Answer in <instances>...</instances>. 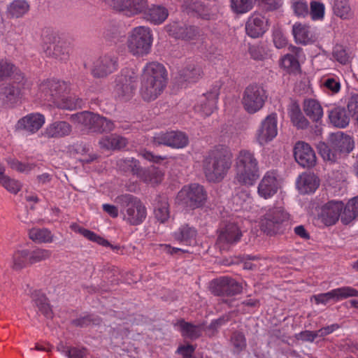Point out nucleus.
I'll use <instances>...</instances> for the list:
<instances>
[{
	"mask_svg": "<svg viewBox=\"0 0 358 358\" xmlns=\"http://www.w3.org/2000/svg\"><path fill=\"white\" fill-rule=\"evenodd\" d=\"M233 154L229 148L218 145L208 151L202 166L206 180L211 182H220L227 175L232 165Z\"/></svg>",
	"mask_w": 358,
	"mask_h": 358,
	"instance_id": "obj_1",
	"label": "nucleus"
},
{
	"mask_svg": "<svg viewBox=\"0 0 358 358\" xmlns=\"http://www.w3.org/2000/svg\"><path fill=\"white\" fill-rule=\"evenodd\" d=\"M234 180L238 185L252 186L259 178L258 161L249 150H242L236 159Z\"/></svg>",
	"mask_w": 358,
	"mask_h": 358,
	"instance_id": "obj_2",
	"label": "nucleus"
},
{
	"mask_svg": "<svg viewBox=\"0 0 358 358\" xmlns=\"http://www.w3.org/2000/svg\"><path fill=\"white\" fill-rule=\"evenodd\" d=\"M123 219L132 226L141 224L146 218L147 210L142 201L134 195L126 194L117 197Z\"/></svg>",
	"mask_w": 358,
	"mask_h": 358,
	"instance_id": "obj_3",
	"label": "nucleus"
},
{
	"mask_svg": "<svg viewBox=\"0 0 358 358\" xmlns=\"http://www.w3.org/2000/svg\"><path fill=\"white\" fill-rule=\"evenodd\" d=\"M43 49L46 56L61 62H66L69 57L70 47L68 43L60 38L50 29L42 32Z\"/></svg>",
	"mask_w": 358,
	"mask_h": 358,
	"instance_id": "obj_4",
	"label": "nucleus"
},
{
	"mask_svg": "<svg viewBox=\"0 0 358 358\" xmlns=\"http://www.w3.org/2000/svg\"><path fill=\"white\" fill-rule=\"evenodd\" d=\"M71 119L74 123L84 127L92 132H110L115 128L112 120L89 111L73 114Z\"/></svg>",
	"mask_w": 358,
	"mask_h": 358,
	"instance_id": "obj_5",
	"label": "nucleus"
},
{
	"mask_svg": "<svg viewBox=\"0 0 358 358\" xmlns=\"http://www.w3.org/2000/svg\"><path fill=\"white\" fill-rule=\"evenodd\" d=\"M152 43L151 31L148 27L134 28L127 40L129 51L134 55L143 56L149 53Z\"/></svg>",
	"mask_w": 358,
	"mask_h": 358,
	"instance_id": "obj_6",
	"label": "nucleus"
},
{
	"mask_svg": "<svg viewBox=\"0 0 358 358\" xmlns=\"http://www.w3.org/2000/svg\"><path fill=\"white\" fill-rule=\"evenodd\" d=\"M217 233L216 245L221 251L229 250L231 246L239 242L243 236L240 227L232 221L222 222Z\"/></svg>",
	"mask_w": 358,
	"mask_h": 358,
	"instance_id": "obj_7",
	"label": "nucleus"
},
{
	"mask_svg": "<svg viewBox=\"0 0 358 358\" xmlns=\"http://www.w3.org/2000/svg\"><path fill=\"white\" fill-rule=\"evenodd\" d=\"M266 99V92L263 87L251 84L243 92L242 104L245 111L254 114L263 108Z\"/></svg>",
	"mask_w": 358,
	"mask_h": 358,
	"instance_id": "obj_8",
	"label": "nucleus"
},
{
	"mask_svg": "<svg viewBox=\"0 0 358 358\" xmlns=\"http://www.w3.org/2000/svg\"><path fill=\"white\" fill-rule=\"evenodd\" d=\"M137 75L129 69H123L115 78L114 92L121 101L130 100L135 94Z\"/></svg>",
	"mask_w": 358,
	"mask_h": 358,
	"instance_id": "obj_9",
	"label": "nucleus"
},
{
	"mask_svg": "<svg viewBox=\"0 0 358 358\" xmlns=\"http://www.w3.org/2000/svg\"><path fill=\"white\" fill-rule=\"evenodd\" d=\"M177 199L185 206L195 209L205 204L207 193L202 185L193 183L183 187L178 193Z\"/></svg>",
	"mask_w": 358,
	"mask_h": 358,
	"instance_id": "obj_10",
	"label": "nucleus"
},
{
	"mask_svg": "<svg viewBox=\"0 0 358 358\" xmlns=\"http://www.w3.org/2000/svg\"><path fill=\"white\" fill-rule=\"evenodd\" d=\"M289 220V214L282 207L269 208L261 220V229L268 235L282 231V223Z\"/></svg>",
	"mask_w": 358,
	"mask_h": 358,
	"instance_id": "obj_11",
	"label": "nucleus"
},
{
	"mask_svg": "<svg viewBox=\"0 0 358 358\" xmlns=\"http://www.w3.org/2000/svg\"><path fill=\"white\" fill-rule=\"evenodd\" d=\"M164 29L170 36L185 41L196 40L200 36L199 27L180 22H172L166 25Z\"/></svg>",
	"mask_w": 358,
	"mask_h": 358,
	"instance_id": "obj_12",
	"label": "nucleus"
},
{
	"mask_svg": "<svg viewBox=\"0 0 358 358\" xmlns=\"http://www.w3.org/2000/svg\"><path fill=\"white\" fill-rule=\"evenodd\" d=\"M26 83L23 80L19 83L14 80V83H4L0 85V104L6 107H13L22 98V89Z\"/></svg>",
	"mask_w": 358,
	"mask_h": 358,
	"instance_id": "obj_13",
	"label": "nucleus"
},
{
	"mask_svg": "<svg viewBox=\"0 0 358 358\" xmlns=\"http://www.w3.org/2000/svg\"><path fill=\"white\" fill-rule=\"evenodd\" d=\"M243 287L236 280L224 276L211 282V292L214 295L233 296L241 293Z\"/></svg>",
	"mask_w": 358,
	"mask_h": 358,
	"instance_id": "obj_14",
	"label": "nucleus"
},
{
	"mask_svg": "<svg viewBox=\"0 0 358 358\" xmlns=\"http://www.w3.org/2000/svg\"><path fill=\"white\" fill-rule=\"evenodd\" d=\"M66 90L64 82L47 80L40 85L41 97L44 100L57 104L63 96Z\"/></svg>",
	"mask_w": 358,
	"mask_h": 358,
	"instance_id": "obj_15",
	"label": "nucleus"
},
{
	"mask_svg": "<svg viewBox=\"0 0 358 358\" xmlns=\"http://www.w3.org/2000/svg\"><path fill=\"white\" fill-rule=\"evenodd\" d=\"M343 207L342 201H329L318 210V220L326 226L333 225L341 217Z\"/></svg>",
	"mask_w": 358,
	"mask_h": 358,
	"instance_id": "obj_16",
	"label": "nucleus"
},
{
	"mask_svg": "<svg viewBox=\"0 0 358 358\" xmlns=\"http://www.w3.org/2000/svg\"><path fill=\"white\" fill-rule=\"evenodd\" d=\"M117 66L118 62L116 57L105 55L94 62L91 73L96 78H106L116 71Z\"/></svg>",
	"mask_w": 358,
	"mask_h": 358,
	"instance_id": "obj_17",
	"label": "nucleus"
},
{
	"mask_svg": "<svg viewBox=\"0 0 358 358\" xmlns=\"http://www.w3.org/2000/svg\"><path fill=\"white\" fill-rule=\"evenodd\" d=\"M115 10L124 13L127 16L144 13L148 7L147 0H106Z\"/></svg>",
	"mask_w": 358,
	"mask_h": 358,
	"instance_id": "obj_18",
	"label": "nucleus"
},
{
	"mask_svg": "<svg viewBox=\"0 0 358 358\" xmlns=\"http://www.w3.org/2000/svg\"><path fill=\"white\" fill-rule=\"evenodd\" d=\"M153 142L156 145H164L173 148H183L188 145L189 139L183 132L171 131L157 134L153 138Z\"/></svg>",
	"mask_w": 358,
	"mask_h": 358,
	"instance_id": "obj_19",
	"label": "nucleus"
},
{
	"mask_svg": "<svg viewBox=\"0 0 358 358\" xmlns=\"http://www.w3.org/2000/svg\"><path fill=\"white\" fill-rule=\"evenodd\" d=\"M278 134L277 115L275 113L267 115L257 131V139L261 145L272 141Z\"/></svg>",
	"mask_w": 358,
	"mask_h": 358,
	"instance_id": "obj_20",
	"label": "nucleus"
},
{
	"mask_svg": "<svg viewBox=\"0 0 358 358\" xmlns=\"http://www.w3.org/2000/svg\"><path fill=\"white\" fill-rule=\"evenodd\" d=\"M269 22L259 14L254 13L250 16L245 23L246 34L251 38L262 36L268 29Z\"/></svg>",
	"mask_w": 358,
	"mask_h": 358,
	"instance_id": "obj_21",
	"label": "nucleus"
},
{
	"mask_svg": "<svg viewBox=\"0 0 358 358\" xmlns=\"http://www.w3.org/2000/svg\"><path fill=\"white\" fill-rule=\"evenodd\" d=\"M166 85L162 83L156 82L155 80L148 79L141 76V85L140 94L142 99L145 101L155 100L164 91Z\"/></svg>",
	"mask_w": 358,
	"mask_h": 358,
	"instance_id": "obj_22",
	"label": "nucleus"
},
{
	"mask_svg": "<svg viewBox=\"0 0 358 358\" xmlns=\"http://www.w3.org/2000/svg\"><path fill=\"white\" fill-rule=\"evenodd\" d=\"M293 154L296 162L301 166L307 169L313 166V151L309 144L298 141L294 147Z\"/></svg>",
	"mask_w": 358,
	"mask_h": 358,
	"instance_id": "obj_23",
	"label": "nucleus"
},
{
	"mask_svg": "<svg viewBox=\"0 0 358 358\" xmlns=\"http://www.w3.org/2000/svg\"><path fill=\"white\" fill-rule=\"evenodd\" d=\"M358 296V290L351 287H342L332 289L331 291L315 295V301L317 303L326 304L329 300L339 301L348 297Z\"/></svg>",
	"mask_w": 358,
	"mask_h": 358,
	"instance_id": "obj_24",
	"label": "nucleus"
},
{
	"mask_svg": "<svg viewBox=\"0 0 358 358\" xmlns=\"http://www.w3.org/2000/svg\"><path fill=\"white\" fill-rule=\"evenodd\" d=\"M329 141L335 152H339L340 153L348 155L355 148V142L352 138L342 131L331 134Z\"/></svg>",
	"mask_w": 358,
	"mask_h": 358,
	"instance_id": "obj_25",
	"label": "nucleus"
},
{
	"mask_svg": "<svg viewBox=\"0 0 358 358\" xmlns=\"http://www.w3.org/2000/svg\"><path fill=\"white\" fill-rule=\"evenodd\" d=\"M44 122L43 115L38 113H31L19 120L16 128L35 133L41 128Z\"/></svg>",
	"mask_w": 358,
	"mask_h": 358,
	"instance_id": "obj_26",
	"label": "nucleus"
},
{
	"mask_svg": "<svg viewBox=\"0 0 358 358\" xmlns=\"http://www.w3.org/2000/svg\"><path fill=\"white\" fill-rule=\"evenodd\" d=\"M142 77L155 80L156 82L167 83V72L165 67L158 62H150L143 69Z\"/></svg>",
	"mask_w": 358,
	"mask_h": 358,
	"instance_id": "obj_27",
	"label": "nucleus"
},
{
	"mask_svg": "<svg viewBox=\"0 0 358 358\" xmlns=\"http://www.w3.org/2000/svg\"><path fill=\"white\" fill-rule=\"evenodd\" d=\"M24 74L11 62L7 59L0 58V82L12 78L20 83L23 80Z\"/></svg>",
	"mask_w": 358,
	"mask_h": 358,
	"instance_id": "obj_28",
	"label": "nucleus"
},
{
	"mask_svg": "<svg viewBox=\"0 0 358 358\" xmlns=\"http://www.w3.org/2000/svg\"><path fill=\"white\" fill-rule=\"evenodd\" d=\"M182 11L188 15L196 14L204 20H210V9L199 0H185L182 5Z\"/></svg>",
	"mask_w": 358,
	"mask_h": 358,
	"instance_id": "obj_29",
	"label": "nucleus"
},
{
	"mask_svg": "<svg viewBox=\"0 0 358 358\" xmlns=\"http://www.w3.org/2000/svg\"><path fill=\"white\" fill-rule=\"evenodd\" d=\"M33 305L47 318H52L53 312L46 295L41 290H34L31 294Z\"/></svg>",
	"mask_w": 358,
	"mask_h": 358,
	"instance_id": "obj_30",
	"label": "nucleus"
},
{
	"mask_svg": "<svg viewBox=\"0 0 358 358\" xmlns=\"http://www.w3.org/2000/svg\"><path fill=\"white\" fill-rule=\"evenodd\" d=\"M203 75L202 69L195 64H188L178 71L177 77L179 83H196Z\"/></svg>",
	"mask_w": 358,
	"mask_h": 358,
	"instance_id": "obj_31",
	"label": "nucleus"
},
{
	"mask_svg": "<svg viewBox=\"0 0 358 358\" xmlns=\"http://www.w3.org/2000/svg\"><path fill=\"white\" fill-rule=\"evenodd\" d=\"M154 214L155 218L161 223L166 222L169 217V204L165 194H158L154 200Z\"/></svg>",
	"mask_w": 358,
	"mask_h": 358,
	"instance_id": "obj_32",
	"label": "nucleus"
},
{
	"mask_svg": "<svg viewBox=\"0 0 358 358\" xmlns=\"http://www.w3.org/2000/svg\"><path fill=\"white\" fill-rule=\"evenodd\" d=\"M219 90L215 88L213 91L208 92L203 94L199 99V110L201 111L204 115L209 116L211 115L216 108L217 100L219 95Z\"/></svg>",
	"mask_w": 358,
	"mask_h": 358,
	"instance_id": "obj_33",
	"label": "nucleus"
},
{
	"mask_svg": "<svg viewBox=\"0 0 358 358\" xmlns=\"http://www.w3.org/2000/svg\"><path fill=\"white\" fill-rule=\"evenodd\" d=\"M278 189V184L275 176L266 174L264 176L258 186V193L264 199L274 195Z\"/></svg>",
	"mask_w": 358,
	"mask_h": 358,
	"instance_id": "obj_34",
	"label": "nucleus"
},
{
	"mask_svg": "<svg viewBox=\"0 0 358 358\" xmlns=\"http://www.w3.org/2000/svg\"><path fill=\"white\" fill-rule=\"evenodd\" d=\"M330 122L336 127L345 128L350 122V115L344 107H336L329 113Z\"/></svg>",
	"mask_w": 358,
	"mask_h": 358,
	"instance_id": "obj_35",
	"label": "nucleus"
},
{
	"mask_svg": "<svg viewBox=\"0 0 358 358\" xmlns=\"http://www.w3.org/2000/svg\"><path fill=\"white\" fill-rule=\"evenodd\" d=\"M71 132V126L65 121H57L51 124L45 130V134L48 138H62Z\"/></svg>",
	"mask_w": 358,
	"mask_h": 358,
	"instance_id": "obj_36",
	"label": "nucleus"
},
{
	"mask_svg": "<svg viewBox=\"0 0 358 358\" xmlns=\"http://www.w3.org/2000/svg\"><path fill=\"white\" fill-rule=\"evenodd\" d=\"M144 13L148 20L156 24L162 23L169 15L168 10L165 7L159 5L148 6Z\"/></svg>",
	"mask_w": 358,
	"mask_h": 358,
	"instance_id": "obj_37",
	"label": "nucleus"
},
{
	"mask_svg": "<svg viewBox=\"0 0 358 358\" xmlns=\"http://www.w3.org/2000/svg\"><path fill=\"white\" fill-rule=\"evenodd\" d=\"M289 115L293 125L297 129H304L309 125L308 120L303 116L298 103L294 102L289 109Z\"/></svg>",
	"mask_w": 358,
	"mask_h": 358,
	"instance_id": "obj_38",
	"label": "nucleus"
},
{
	"mask_svg": "<svg viewBox=\"0 0 358 358\" xmlns=\"http://www.w3.org/2000/svg\"><path fill=\"white\" fill-rule=\"evenodd\" d=\"M127 143L126 138L115 134L105 136L99 141L101 147L107 150H120L124 148Z\"/></svg>",
	"mask_w": 358,
	"mask_h": 358,
	"instance_id": "obj_39",
	"label": "nucleus"
},
{
	"mask_svg": "<svg viewBox=\"0 0 358 358\" xmlns=\"http://www.w3.org/2000/svg\"><path fill=\"white\" fill-rule=\"evenodd\" d=\"M117 164L121 171L137 176L138 178L143 169L139 161L133 157L121 159L118 160Z\"/></svg>",
	"mask_w": 358,
	"mask_h": 358,
	"instance_id": "obj_40",
	"label": "nucleus"
},
{
	"mask_svg": "<svg viewBox=\"0 0 358 358\" xmlns=\"http://www.w3.org/2000/svg\"><path fill=\"white\" fill-rule=\"evenodd\" d=\"M358 216V196L350 199L345 207L341 215V222L348 224Z\"/></svg>",
	"mask_w": 358,
	"mask_h": 358,
	"instance_id": "obj_41",
	"label": "nucleus"
},
{
	"mask_svg": "<svg viewBox=\"0 0 358 358\" xmlns=\"http://www.w3.org/2000/svg\"><path fill=\"white\" fill-rule=\"evenodd\" d=\"M182 336L191 340H196L201 336V326L194 325L183 320L178 322Z\"/></svg>",
	"mask_w": 358,
	"mask_h": 358,
	"instance_id": "obj_42",
	"label": "nucleus"
},
{
	"mask_svg": "<svg viewBox=\"0 0 358 358\" xmlns=\"http://www.w3.org/2000/svg\"><path fill=\"white\" fill-rule=\"evenodd\" d=\"M309 29V26L302 24L301 23H295L293 25L292 34L296 43L307 44L311 42L312 35Z\"/></svg>",
	"mask_w": 358,
	"mask_h": 358,
	"instance_id": "obj_43",
	"label": "nucleus"
},
{
	"mask_svg": "<svg viewBox=\"0 0 358 358\" xmlns=\"http://www.w3.org/2000/svg\"><path fill=\"white\" fill-rule=\"evenodd\" d=\"M333 11L336 16L343 20H349L354 16L348 0H335Z\"/></svg>",
	"mask_w": 358,
	"mask_h": 358,
	"instance_id": "obj_44",
	"label": "nucleus"
},
{
	"mask_svg": "<svg viewBox=\"0 0 358 358\" xmlns=\"http://www.w3.org/2000/svg\"><path fill=\"white\" fill-rule=\"evenodd\" d=\"M70 227L74 232L83 235L85 238L92 242H95L101 245H110V243L106 239L89 229L80 227L76 223L72 224Z\"/></svg>",
	"mask_w": 358,
	"mask_h": 358,
	"instance_id": "obj_45",
	"label": "nucleus"
},
{
	"mask_svg": "<svg viewBox=\"0 0 358 358\" xmlns=\"http://www.w3.org/2000/svg\"><path fill=\"white\" fill-rule=\"evenodd\" d=\"M197 234L196 230L188 224L182 226L178 231L175 233L174 237L176 240L184 242L187 245H191V242L194 241Z\"/></svg>",
	"mask_w": 358,
	"mask_h": 358,
	"instance_id": "obj_46",
	"label": "nucleus"
},
{
	"mask_svg": "<svg viewBox=\"0 0 358 358\" xmlns=\"http://www.w3.org/2000/svg\"><path fill=\"white\" fill-rule=\"evenodd\" d=\"M29 237L36 243H51L53 236L50 230L45 228H33L29 231Z\"/></svg>",
	"mask_w": 358,
	"mask_h": 358,
	"instance_id": "obj_47",
	"label": "nucleus"
},
{
	"mask_svg": "<svg viewBox=\"0 0 358 358\" xmlns=\"http://www.w3.org/2000/svg\"><path fill=\"white\" fill-rule=\"evenodd\" d=\"M296 185L302 194H310L313 192V174L303 173L297 180Z\"/></svg>",
	"mask_w": 358,
	"mask_h": 358,
	"instance_id": "obj_48",
	"label": "nucleus"
},
{
	"mask_svg": "<svg viewBox=\"0 0 358 358\" xmlns=\"http://www.w3.org/2000/svg\"><path fill=\"white\" fill-rule=\"evenodd\" d=\"M280 66L289 74H296L300 72L299 62L298 59L291 54H287L281 59Z\"/></svg>",
	"mask_w": 358,
	"mask_h": 358,
	"instance_id": "obj_49",
	"label": "nucleus"
},
{
	"mask_svg": "<svg viewBox=\"0 0 358 358\" xmlns=\"http://www.w3.org/2000/svg\"><path fill=\"white\" fill-rule=\"evenodd\" d=\"M29 8V5L24 0H15L9 6L8 11L13 17H20L25 14Z\"/></svg>",
	"mask_w": 358,
	"mask_h": 358,
	"instance_id": "obj_50",
	"label": "nucleus"
},
{
	"mask_svg": "<svg viewBox=\"0 0 358 358\" xmlns=\"http://www.w3.org/2000/svg\"><path fill=\"white\" fill-rule=\"evenodd\" d=\"M257 0H231V8L236 14H243L252 9Z\"/></svg>",
	"mask_w": 358,
	"mask_h": 358,
	"instance_id": "obj_51",
	"label": "nucleus"
},
{
	"mask_svg": "<svg viewBox=\"0 0 358 358\" xmlns=\"http://www.w3.org/2000/svg\"><path fill=\"white\" fill-rule=\"evenodd\" d=\"M102 322L101 318L94 314H88L85 316L73 320L71 324L77 327H87L91 324L99 325Z\"/></svg>",
	"mask_w": 358,
	"mask_h": 358,
	"instance_id": "obj_52",
	"label": "nucleus"
},
{
	"mask_svg": "<svg viewBox=\"0 0 358 358\" xmlns=\"http://www.w3.org/2000/svg\"><path fill=\"white\" fill-rule=\"evenodd\" d=\"M3 169H0V182L10 192L17 194L21 189L19 181L9 178L3 174Z\"/></svg>",
	"mask_w": 358,
	"mask_h": 358,
	"instance_id": "obj_53",
	"label": "nucleus"
},
{
	"mask_svg": "<svg viewBox=\"0 0 358 358\" xmlns=\"http://www.w3.org/2000/svg\"><path fill=\"white\" fill-rule=\"evenodd\" d=\"M29 251L28 250H19L14 253L13 268L15 270H21L26 267L29 263Z\"/></svg>",
	"mask_w": 358,
	"mask_h": 358,
	"instance_id": "obj_54",
	"label": "nucleus"
},
{
	"mask_svg": "<svg viewBox=\"0 0 358 358\" xmlns=\"http://www.w3.org/2000/svg\"><path fill=\"white\" fill-rule=\"evenodd\" d=\"M292 8L294 13L298 17H305L310 13L311 17L313 19V0L310 1V11L306 2L302 1H295L292 4Z\"/></svg>",
	"mask_w": 358,
	"mask_h": 358,
	"instance_id": "obj_55",
	"label": "nucleus"
},
{
	"mask_svg": "<svg viewBox=\"0 0 358 358\" xmlns=\"http://www.w3.org/2000/svg\"><path fill=\"white\" fill-rule=\"evenodd\" d=\"M139 178L145 182L157 183L160 180L161 173L155 168H143Z\"/></svg>",
	"mask_w": 358,
	"mask_h": 358,
	"instance_id": "obj_56",
	"label": "nucleus"
},
{
	"mask_svg": "<svg viewBox=\"0 0 358 358\" xmlns=\"http://www.w3.org/2000/svg\"><path fill=\"white\" fill-rule=\"evenodd\" d=\"M231 342L233 345L234 351L237 353L245 350L247 346L245 336L244 334L241 331H236L232 334Z\"/></svg>",
	"mask_w": 358,
	"mask_h": 358,
	"instance_id": "obj_57",
	"label": "nucleus"
},
{
	"mask_svg": "<svg viewBox=\"0 0 358 358\" xmlns=\"http://www.w3.org/2000/svg\"><path fill=\"white\" fill-rule=\"evenodd\" d=\"M318 154L324 161L334 162L336 159V155L334 150H331L324 142H320L317 145Z\"/></svg>",
	"mask_w": 358,
	"mask_h": 358,
	"instance_id": "obj_58",
	"label": "nucleus"
},
{
	"mask_svg": "<svg viewBox=\"0 0 358 358\" xmlns=\"http://www.w3.org/2000/svg\"><path fill=\"white\" fill-rule=\"evenodd\" d=\"M121 36V31L118 24L112 23L105 27L103 32V38L110 42H115L118 41L119 37Z\"/></svg>",
	"mask_w": 358,
	"mask_h": 358,
	"instance_id": "obj_59",
	"label": "nucleus"
},
{
	"mask_svg": "<svg viewBox=\"0 0 358 358\" xmlns=\"http://www.w3.org/2000/svg\"><path fill=\"white\" fill-rule=\"evenodd\" d=\"M50 255L51 252L50 250L42 248H36L34 250L31 252L29 251V263L30 264H36L37 262L48 259Z\"/></svg>",
	"mask_w": 358,
	"mask_h": 358,
	"instance_id": "obj_60",
	"label": "nucleus"
},
{
	"mask_svg": "<svg viewBox=\"0 0 358 358\" xmlns=\"http://www.w3.org/2000/svg\"><path fill=\"white\" fill-rule=\"evenodd\" d=\"M8 163L12 169L21 173H28L35 167L34 164H23L15 159H10Z\"/></svg>",
	"mask_w": 358,
	"mask_h": 358,
	"instance_id": "obj_61",
	"label": "nucleus"
},
{
	"mask_svg": "<svg viewBox=\"0 0 358 358\" xmlns=\"http://www.w3.org/2000/svg\"><path fill=\"white\" fill-rule=\"evenodd\" d=\"M349 114H351L358 124V94H352L348 99L347 104Z\"/></svg>",
	"mask_w": 358,
	"mask_h": 358,
	"instance_id": "obj_62",
	"label": "nucleus"
},
{
	"mask_svg": "<svg viewBox=\"0 0 358 358\" xmlns=\"http://www.w3.org/2000/svg\"><path fill=\"white\" fill-rule=\"evenodd\" d=\"M334 57L339 63L346 64L349 62V56L346 50L341 45H336L333 51Z\"/></svg>",
	"mask_w": 358,
	"mask_h": 358,
	"instance_id": "obj_63",
	"label": "nucleus"
},
{
	"mask_svg": "<svg viewBox=\"0 0 358 358\" xmlns=\"http://www.w3.org/2000/svg\"><path fill=\"white\" fill-rule=\"evenodd\" d=\"M273 41L275 46L278 49L284 48L287 43L286 38L283 35L282 31L279 29L273 31Z\"/></svg>",
	"mask_w": 358,
	"mask_h": 358,
	"instance_id": "obj_64",
	"label": "nucleus"
}]
</instances>
